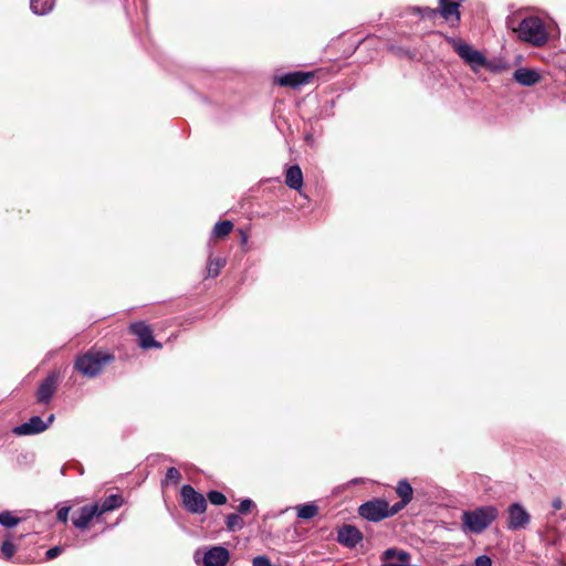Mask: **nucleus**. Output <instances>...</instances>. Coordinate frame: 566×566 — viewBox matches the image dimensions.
Returning a JSON list of instances; mask_svg holds the SVG:
<instances>
[{"instance_id":"22","label":"nucleus","mask_w":566,"mask_h":566,"mask_svg":"<svg viewBox=\"0 0 566 566\" xmlns=\"http://www.w3.org/2000/svg\"><path fill=\"white\" fill-rule=\"evenodd\" d=\"M295 509L301 520H311L318 514V506L314 502L300 504Z\"/></svg>"},{"instance_id":"35","label":"nucleus","mask_w":566,"mask_h":566,"mask_svg":"<svg viewBox=\"0 0 566 566\" xmlns=\"http://www.w3.org/2000/svg\"><path fill=\"white\" fill-rule=\"evenodd\" d=\"M63 548L61 546H53L49 548L45 553L46 559H53L57 557L62 553Z\"/></svg>"},{"instance_id":"34","label":"nucleus","mask_w":566,"mask_h":566,"mask_svg":"<svg viewBox=\"0 0 566 566\" xmlns=\"http://www.w3.org/2000/svg\"><path fill=\"white\" fill-rule=\"evenodd\" d=\"M474 566H492V559L488 555H480L475 558Z\"/></svg>"},{"instance_id":"19","label":"nucleus","mask_w":566,"mask_h":566,"mask_svg":"<svg viewBox=\"0 0 566 566\" xmlns=\"http://www.w3.org/2000/svg\"><path fill=\"white\" fill-rule=\"evenodd\" d=\"M396 493L402 501V505H408L413 496L412 486L406 479H402L398 482L396 486Z\"/></svg>"},{"instance_id":"16","label":"nucleus","mask_w":566,"mask_h":566,"mask_svg":"<svg viewBox=\"0 0 566 566\" xmlns=\"http://www.w3.org/2000/svg\"><path fill=\"white\" fill-rule=\"evenodd\" d=\"M381 560L385 562L381 566H406L407 562H410V554L391 547L382 552Z\"/></svg>"},{"instance_id":"38","label":"nucleus","mask_w":566,"mask_h":566,"mask_svg":"<svg viewBox=\"0 0 566 566\" xmlns=\"http://www.w3.org/2000/svg\"><path fill=\"white\" fill-rule=\"evenodd\" d=\"M55 417L53 413H51L49 417H48V420L44 421V423H48V427L54 421Z\"/></svg>"},{"instance_id":"10","label":"nucleus","mask_w":566,"mask_h":566,"mask_svg":"<svg viewBox=\"0 0 566 566\" xmlns=\"http://www.w3.org/2000/svg\"><path fill=\"white\" fill-rule=\"evenodd\" d=\"M230 559L229 551L223 546L209 547L202 558V566H226Z\"/></svg>"},{"instance_id":"29","label":"nucleus","mask_w":566,"mask_h":566,"mask_svg":"<svg viewBox=\"0 0 566 566\" xmlns=\"http://www.w3.org/2000/svg\"><path fill=\"white\" fill-rule=\"evenodd\" d=\"M0 549L7 560H10L15 553V546L10 539L4 541Z\"/></svg>"},{"instance_id":"31","label":"nucleus","mask_w":566,"mask_h":566,"mask_svg":"<svg viewBox=\"0 0 566 566\" xmlns=\"http://www.w3.org/2000/svg\"><path fill=\"white\" fill-rule=\"evenodd\" d=\"M254 506L255 504L251 499H243L238 506V512L240 514H247Z\"/></svg>"},{"instance_id":"39","label":"nucleus","mask_w":566,"mask_h":566,"mask_svg":"<svg viewBox=\"0 0 566 566\" xmlns=\"http://www.w3.org/2000/svg\"><path fill=\"white\" fill-rule=\"evenodd\" d=\"M361 481V479H353L349 483L350 484H357Z\"/></svg>"},{"instance_id":"4","label":"nucleus","mask_w":566,"mask_h":566,"mask_svg":"<svg viewBox=\"0 0 566 566\" xmlns=\"http://www.w3.org/2000/svg\"><path fill=\"white\" fill-rule=\"evenodd\" d=\"M450 42L454 52L471 69L472 72L478 73L481 69H488L490 71L496 70V67L488 61L482 52L475 50L469 43L457 39H451Z\"/></svg>"},{"instance_id":"14","label":"nucleus","mask_w":566,"mask_h":566,"mask_svg":"<svg viewBox=\"0 0 566 566\" xmlns=\"http://www.w3.org/2000/svg\"><path fill=\"white\" fill-rule=\"evenodd\" d=\"M98 503L82 506L77 516L73 517V525L78 530H85L95 516H99Z\"/></svg>"},{"instance_id":"27","label":"nucleus","mask_w":566,"mask_h":566,"mask_svg":"<svg viewBox=\"0 0 566 566\" xmlns=\"http://www.w3.org/2000/svg\"><path fill=\"white\" fill-rule=\"evenodd\" d=\"M412 11L423 19L433 20L438 15V8L432 9L429 7H413Z\"/></svg>"},{"instance_id":"5","label":"nucleus","mask_w":566,"mask_h":566,"mask_svg":"<svg viewBox=\"0 0 566 566\" xmlns=\"http://www.w3.org/2000/svg\"><path fill=\"white\" fill-rule=\"evenodd\" d=\"M182 505L192 514H201L207 510L205 496L197 492L191 485L185 484L180 490Z\"/></svg>"},{"instance_id":"2","label":"nucleus","mask_w":566,"mask_h":566,"mask_svg":"<svg viewBox=\"0 0 566 566\" xmlns=\"http://www.w3.org/2000/svg\"><path fill=\"white\" fill-rule=\"evenodd\" d=\"M513 31L523 42L534 46H543L548 41V32L542 19L538 17H526L517 25L512 27Z\"/></svg>"},{"instance_id":"13","label":"nucleus","mask_w":566,"mask_h":566,"mask_svg":"<svg viewBox=\"0 0 566 566\" xmlns=\"http://www.w3.org/2000/svg\"><path fill=\"white\" fill-rule=\"evenodd\" d=\"M459 8V1L439 0L438 14H440L451 25L458 24L461 19Z\"/></svg>"},{"instance_id":"17","label":"nucleus","mask_w":566,"mask_h":566,"mask_svg":"<svg viewBox=\"0 0 566 566\" xmlns=\"http://www.w3.org/2000/svg\"><path fill=\"white\" fill-rule=\"evenodd\" d=\"M513 78L523 86H533L539 82V74L531 69L520 67L513 73Z\"/></svg>"},{"instance_id":"36","label":"nucleus","mask_w":566,"mask_h":566,"mask_svg":"<svg viewBox=\"0 0 566 566\" xmlns=\"http://www.w3.org/2000/svg\"><path fill=\"white\" fill-rule=\"evenodd\" d=\"M406 505H402V501L400 500L396 504H394L390 509L388 507V516H391L399 511H401Z\"/></svg>"},{"instance_id":"1","label":"nucleus","mask_w":566,"mask_h":566,"mask_svg":"<svg viewBox=\"0 0 566 566\" xmlns=\"http://www.w3.org/2000/svg\"><path fill=\"white\" fill-rule=\"evenodd\" d=\"M499 511L493 505L479 506L462 513V528L465 533L481 534L497 517Z\"/></svg>"},{"instance_id":"12","label":"nucleus","mask_w":566,"mask_h":566,"mask_svg":"<svg viewBox=\"0 0 566 566\" xmlns=\"http://www.w3.org/2000/svg\"><path fill=\"white\" fill-rule=\"evenodd\" d=\"M48 429V423L40 416L31 417L27 422L13 428V433L17 436H32L38 434Z\"/></svg>"},{"instance_id":"9","label":"nucleus","mask_w":566,"mask_h":566,"mask_svg":"<svg viewBox=\"0 0 566 566\" xmlns=\"http://www.w3.org/2000/svg\"><path fill=\"white\" fill-rule=\"evenodd\" d=\"M507 514V528L511 531L525 528L531 522L530 514L520 503L511 504Z\"/></svg>"},{"instance_id":"33","label":"nucleus","mask_w":566,"mask_h":566,"mask_svg":"<svg viewBox=\"0 0 566 566\" xmlns=\"http://www.w3.org/2000/svg\"><path fill=\"white\" fill-rule=\"evenodd\" d=\"M69 513H70L69 506L61 507L56 513L57 521H60L62 523H66L69 520Z\"/></svg>"},{"instance_id":"3","label":"nucleus","mask_w":566,"mask_h":566,"mask_svg":"<svg viewBox=\"0 0 566 566\" xmlns=\"http://www.w3.org/2000/svg\"><path fill=\"white\" fill-rule=\"evenodd\" d=\"M114 359L112 354L91 349L76 357L74 369L87 378H93L99 375L103 368Z\"/></svg>"},{"instance_id":"6","label":"nucleus","mask_w":566,"mask_h":566,"mask_svg":"<svg viewBox=\"0 0 566 566\" xmlns=\"http://www.w3.org/2000/svg\"><path fill=\"white\" fill-rule=\"evenodd\" d=\"M129 332L137 336L138 345L143 349L157 348L160 349L163 345L154 339L153 331L145 322H135L130 324Z\"/></svg>"},{"instance_id":"20","label":"nucleus","mask_w":566,"mask_h":566,"mask_svg":"<svg viewBox=\"0 0 566 566\" xmlns=\"http://www.w3.org/2000/svg\"><path fill=\"white\" fill-rule=\"evenodd\" d=\"M123 504V497L118 494H111L104 499V501L98 504L99 514H104L106 512L118 509Z\"/></svg>"},{"instance_id":"37","label":"nucleus","mask_w":566,"mask_h":566,"mask_svg":"<svg viewBox=\"0 0 566 566\" xmlns=\"http://www.w3.org/2000/svg\"><path fill=\"white\" fill-rule=\"evenodd\" d=\"M552 506L555 511H558L563 507V501L559 497L554 499L552 502Z\"/></svg>"},{"instance_id":"25","label":"nucleus","mask_w":566,"mask_h":566,"mask_svg":"<svg viewBox=\"0 0 566 566\" xmlns=\"http://www.w3.org/2000/svg\"><path fill=\"white\" fill-rule=\"evenodd\" d=\"M226 265V260L221 258L209 259L207 272L208 276L216 277L219 275L220 270Z\"/></svg>"},{"instance_id":"21","label":"nucleus","mask_w":566,"mask_h":566,"mask_svg":"<svg viewBox=\"0 0 566 566\" xmlns=\"http://www.w3.org/2000/svg\"><path fill=\"white\" fill-rule=\"evenodd\" d=\"M30 8L36 15H45L54 8V0H30Z\"/></svg>"},{"instance_id":"40","label":"nucleus","mask_w":566,"mask_h":566,"mask_svg":"<svg viewBox=\"0 0 566 566\" xmlns=\"http://www.w3.org/2000/svg\"><path fill=\"white\" fill-rule=\"evenodd\" d=\"M305 139H306L307 142H310V140H312V136H311V135H306Z\"/></svg>"},{"instance_id":"30","label":"nucleus","mask_w":566,"mask_h":566,"mask_svg":"<svg viewBox=\"0 0 566 566\" xmlns=\"http://www.w3.org/2000/svg\"><path fill=\"white\" fill-rule=\"evenodd\" d=\"M165 480L167 482H172L174 484H177L181 480V474L176 468L171 467L167 470Z\"/></svg>"},{"instance_id":"8","label":"nucleus","mask_w":566,"mask_h":566,"mask_svg":"<svg viewBox=\"0 0 566 566\" xmlns=\"http://www.w3.org/2000/svg\"><path fill=\"white\" fill-rule=\"evenodd\" d=\"M59 377L57 371H52L41 381L35 394L39 403L49 405L51 402L57 388Z\"/></svg>"},{"instance_id":"18","label":"nucleus","mask_w":566,"mask_h":566,"mask_svg":"<svg viewBox=\"0 0 566 566\" xmlns=\"http://www.w3.org/2000/svg\"><path fill=\"white\" fill-rule=\"evenodd\" d=\"M285 184L293 190H301L303 187V172L298 165L287 167L285 171Z\"/></svg>"},{"instance_id":"24","label":"nucleus","mask_w":566,"mask_h":566,"mask_svg":"<svg viewBox=\"0 0 566 566\" xmlns=\"http://www.w3.org/2000/svg\"><path fill=\"white\" fill-rule=\"evenodd\" d=\"M226 526L229 532H235L243 528L244 522L239 514L231 513L226 517Z\"/></svg>"},{"instance_id":"26","label":"nucleus","mask_w":566,"mask_h":566,"mask_svg":"<svg viewBox=\"0 0 566 566\" xmlns=\"http://www.w3.org/2000/svg\"><path fill=\"white\" fill-rule=\"evenodd\" d=\"M20 523V518L12 515L9 511L0 513V524L7 528H12Z\"/></svg>"},{"instance_id":"11","label":"nucleus","mask_w":566,"mask_h":566,"mask_svg":"<svg viewBox=\"0 0 566 566\" xmlns=\"http://www.w3.org/2000/svg\"><path fill=\"white\" fill-rule=\"evenodd\" d=\"M337 541L348 548H354L363 541V534L356 526L346 524L338 530Z\"/></svg>"},{"instance_id":"23","label":"nucleus","mask_w":566,"mask_h":566,"mask_svg":"<svg viewBox=\"0 0 566 566\" xmlns=\"http://www.w3.org/2000/svg\"><path fill=\"white\" fill-rule=\"evenodd\" d=\"M233 230V223L230 220L219 221L214 224L211 238L223 239Z\"/></svg>"},{"instance_id":"15","label":"nucleus","mask_w":566,"mask_h":566,"mask_svg":"<svg viewBox=\"0 0 566 566\" xmlns=\"http://www.w3.org/2000/svg\"><path fill=\"white\" fill-rule=\"evenodd\" d=\"M313 78L311 72H291L285 73L277 78V83L281 86L297 88L304 84H307Z\"/></svg>"},{"instance_id":"32","label":"nucleus","mask_w":566,"mask_h":566,"mask_svg":"<svg viewBox=\"0 0 566 566\" xmlns=\"http://www.w3.org/2000/svg\"><path fill=\"white\" fill-rule=\"evenodd\" d=\"M252 566H275L271 563L270 558L264 555L255 556L252 560Z\"/></svg>"},{"instance_id":"7","label":"nucleus","mask_w":566,"mask_h":566,"mask_svg":"<svg viewBox=\"0 0 566 566\" xmlns=\"http://www.w3.org/2000/svg\"><path fill=\"white\" fill-rule=\"evenodd\" d=\"M361 517L378 522L388 517V503L384 500L369 501L359 506L358 510Z\"/></svg>"},{"instance_id":"28","label":"nucleus","mask_w":566,"mask_h":566,"mask_svg":"<svg viewBox=\"0 0 566 566\" xmlns=\"http://www.w3.org/2000/svg\"><path fill=\"white\" fill-rule=\"evenodd\" d=\"M207 497L210 501V503L213 505H223L227 502L226 495L223 493H221L219 491H214V490L209 491L207 494Z\"/></svg>"}]
</instances>
